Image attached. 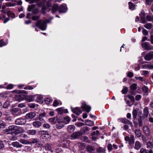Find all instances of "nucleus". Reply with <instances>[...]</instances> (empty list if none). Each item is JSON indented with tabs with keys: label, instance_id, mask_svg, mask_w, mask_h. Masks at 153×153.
Wrapping results in <instances>:
<instances>
[{
	"label": "nucleus",
	"instance_id": "f257e3e1",
	"mask_svg": "<svg viewBox=\"0 0 153 153\" xmlns=\"http://www.w3.org/2000/svg\"><path fill=\"white\" fill-rule=\"evenodd\" d=\"M24 131L25 130L23 128H21L19 126L14 125L10 126L8 127V128H7L4 130V132L6 134L12 133L16 135L23 133Z\"/></svg>",
	"mask_w": 153,
	"mask_h": 153
},
{
	"label": "nucleus",
	"instance_id": "f03ea898",
	"mask_svg": "<svg viewBox=\"0 0 153 153\" xmlns=\"http://www.w3.org/2000/svg\"><path fill=\"white\" fill-rule=\"evenodd\" d=\"M47 20H39L36 23V26L42 30H45L47 27L46 23L48 22Z\"/></svg>",
	"mask_w": 153,
	"mask_h": 153
},
{
	"label": "nucleus",
	"instance_id": "7ed1b4c3",
	"mask_svg": "<svg viewBox=\"0 0 153 153\" xmlns=\"http://www.w3.org/2000/svg\"><path fill=\"white\" fill-rule=\"evenodd\" d=\"M11 114L15 117L19 116L22 114L21 110L18 108H14L11 110Z\"/></svg>",
	"mask_w": 153,
	"mask_h": 153
},
{
	"label": "nucleus",
	"instance_id": "20e7f679",
	"mask_svg": "<svg viewBox=\"0 0 153 153\" xmlns=\"http://www.w3.org/2000/svg\"><path fill=\"white\" fill-rule=\"evenodd\" d=\"M141 45L142 48L146 50H150L153 49V47L148 42H142Z\"/></svg>",
	"mask_w": 153,
	"mask_h": 153
},
{
	"label": "nucleus",
	"instance_id": "39448f33",
	"mask_svg": "<svg viewBox=\"0 0 153 153\" xmlns=\"http://www.w3.org/2000/svg\"><path fill=\"white\" fill-rule=\"evenodd\" d=\"M126 141H128V143L130 145H133L134 142V138L133 135H131L130 137L127 136L125 137Z\"/></svg>",
	"mask_w": 153,
	"mask_h": 153
},
{
	"label": "nucleus",
	"instance_id": "423d86ee",
	"mask_svg": "<svg viewBox=\"0 0 153 153\" xmlns=\"http://www.w3.org/2000/svg\"><path fill=\"white\" fill-rule=\"evenodd\" d=\"M81 107L82 109L87 113H89L91 109V107L89 105H87L85 102L82 103Z\"/></svg>",
	"mask_w": 153,
	"mask_h": 153
},
{
	"label": "nucleus",
	"instance_id": "0eeeda50",
	"mask_svg": "<svg viewBox=\"0 0 153 153\" xmlns=\"http://www.w3.org/2000/svg\"><path fill=\"white\" fill-rule=\"evenodd\" d=\"M82 134V133L79 131L75 132L71 135V139L75 140L81 135Z\"/></svg>",
	"mask_w": 153,
	"mask_h": 153
},
{
	"label": "nucleus",
	"instance_id": "6e6552de",
	"mask_svg": "<svg viewBox=\"0 0 153 153\" xmlns=\"http://www.w3.org/2000/svg\"><path fill=\"white\" fill-rule=\"evenodd\" d=\"M145 60L150 61L153 59V51H150L147 53L144 57Z\"/></svg>",
	"mask_w": 153,
	"mask_h": 153
},
{
	"label": "nucleus",
	"instance_id": "1a4fd4ad",
	"mask_svg": "<svg viewBox=\"0 0 153 153\" xmlns=\"http://www.w3.org/2000/svg\"><path fill=\"white\" fill-rule=\"evenodd\" d=\"M118 148V146L115 144H113L112 145L111 143H109L107 146V149L109 152L112 150L113 149H117Z\"/></svg>",
	"mask_w": 153,
	"mask_h": 153
},
{
	"label": "nucleus",
	"instance_id": "9d476101",
	"mask_svg": "<svg viewBox=\"0 0 153 153\" xmlns=\"http://www.w3.org/2000/svg\"><path fill=\"white\" fill-rule=\"evenodd\" d=\"M36 116L35 112H30L26 115L25 118L27 119H31L34 118Z\"/></svg>",
	"mask_w": 153,
	"mask_h": 153
},
{
	"label": "nucleus",
	"instance_id": "9b49d317",
	"mask_svg": "<svg viewBox=\"0 0 153 153\" xmlns=\"http://www.w3.org/2000/svg\"><path fill=\"white\" fill-rule=\"evenodd\" d=\"M71 108L73 112L77 115H79L82 113V110L79 108L76 107L74 109Z\"/></svg>",
	"mask_w": 153,
	"mask_h": 153
},
{
	"label": "nucleus",
	"instance_id": "f8f14e48",
	"mask_svg": "<svg viewBox=\"0 0 153 153\" xmlns=\"http://www.w3.org/2000/svg\"><path fill=\"white\" fill-rule=\"evenodd\" d=\"M26 122V120L24 119L18 118L15 120L16 124L17 125H23Z\"/></svg>",
	"mask_w": 153,
	"mask_h": 153
},
{
	"label": "nucleus",
	"instance_id": "ddd939ff",
	"mask_svg": "<svg viewBox=\"0 0 153 153\" xmlns=\"http://www.w3.org/2000/svg\"><path fill=\"white\" fill-rule=\"evenodd\" d=\"M56 111L59 114H63L68 113V110L67 109H64L63 108H57Z\"/></svg>",
	"mask_w": 153,
	"mask_h": 153
},
{
	"label": "nucleus",
	"instance_id": "4468645a",
	"mask_svg": "<svg viewBox=\"0 0 153 153\" xmlns=\"http://www.w3.org/2000/svg\"><path fill=\"white\" fill-rule=\"evenodd\" d=\"M59 10L60 13H65L67 11V7L65 5H61L59 7Z\"/></svg>",
	"mask_w": 153,
	"mask_h": 153
},
{
	"label": "nucleus",
	"instance_id": "2eb2a0df",
	"mask_svg": "<svg viewBox=\"0 0 153 153\" xmlns=\"http://www.w3.org/2000/svg\"><path fill=\"white\" fill-rule=\"evenodd\" d=\"M134 133L135 134V137L139 138L142 135V133L139 129H136L134 131Z\"/></svg>",
	"mask_w": 153,
	"mask_h": 153
},
{
	"label": "nucleus",
	"instance_id": "dca6fc26",
	"mask_svg": "<svg viewBox=\"0 0 153 153\" xmlns=\"http://www.w3.org/2000/svg\"><path fill=\"white\" fill-rule=\"evenodd\" d=\"M143 129L144 132L148 135H149L150 133V129L147 126H144L143 127Z\"/></svg>",
	"mask_w": 153,
	"mask_h": 153
},
{
	"label": "nucleus",
	"instance_id": "f3484780",
	"mask_svg": "<svg viewBox=\"0 0 153 153\" xmlns=\"http://www.w3.org/2000/svg\"><path fill=\"white\" fill-rule=\"evenodd\" d=\"M141 147V144L138 141H136L135 143L134 148L137 150H138Z\"/></svg>",
	"mask_w": 153,
	"mask_h": 153
},
{
	"label": "nucleus",
	"instance_id": "a211bd4d",
	"mask_svg": "<svg viewBox=\"0 0 153 153\" xmlns=\"http://www.w3.org/2000/svg\"><path fill=\"white\" fill-rule=\"evenodd\" d=\"M96 151L97 153H105V148L99 147L97 148Z\"/></svg>",
	"mask_w": 153,
	"mask_h": 153
},
{
	"label": "nucleus",
	"instance_id": "6ab92c4d",
	"mask_svg": "<svg viewBox=\"0 0 153 153\" xmlns=\"http://www.w3.org/2000/svg\"><path fill=\"white\" fill-rule=\"evenodd\" d=\"M122 122L126 124H128V125H131V126H133V125L132 122L129 121V120H127L126 118H123L122 120Z\"/></svg>",
	"mask_w": 153,
	"mask_h": 153
},
{
	"label": "nucleus",
	"instance_id": "aec40b11",
	"mask_svg": "<svg viewBox=\"0 0 153 153\" xmlns=\"http://www.w3.org/2000/svg\"><path fill=\"white\" fill-rule=\"evenodd\" d=\"M44 147L46 151H50L51 153L53 152V151L51 150V144L47 143L44 146Z\"/></svg>",
	"mask_w": 153,
	"mask_h": 153
},
{
	"label": "nucleus",
	"instance_id": "412c9836",
	"mask_svg": "<svg viewBox=\"0 0 153 153\" xmlns=\"http://www.w3.org/2000/svg\"><path fill=\"white\" fill-rule=\"evenodd\" d=\"M75 128V126L71 125L68 126L67 128V130L69 132H73Z\"/></svg>",
	"mask_w": 153,
	"mask_h": 153
},
{
	"label": "nucleus",
	"instance_id": "4be33fe9",
	"mask_svg": "<svg viewBox=\"0 0 153 153\" xmlns=\"http://www.w3.org/2000/svg\"><path fill=\"white\" fill-rule=\"evenodd\" d=\"M141 19V23H145L147 22V21L146 19L144 13H141L140 15Z\"/></svg>",
	"mask_w": 153,
	"mask_h": 153
},
{
	"label": "nucleus",
	"instance_id": "5701e85b",
	"mask_svg": "<svg viewBox=\"0 0 153 153\" xmlns=\"http://www.w3.org/2000/svg\"><path fill=\"white\" fill-rule=\"evenodd\" d=\"M11 144L14 147L16 148L21 147L22 146V145L19 144V142L17 141L13 142Z\"/></svg>",
	"mask_w": 153,
	"mask_h": 153
},
{
	"label": "nucleus",
	"instance_id": "b1692460",
	"mask_svg": "<svg viewBox=\"0 0 153 153\" xmlns=\"http://www.w3.org/2000/svg\"><path fill=\"white\" fill-rule=\"evenodd\" d=\"M46 114L45 112L40 114L38 118L39 120L41 121H43L44 120L43 118L45 117Z\"/></svg>",
	"mask_w": 153,
	"mask_h": 153
},
{
	"label": "nucleus",
	"instance_id": "393cba45",
	"mask_svg": "<svg viewBox=\"0 0 153 153\" xmlns=\"http://www.w3.org/2000/svg\"><path fill=\"white\" fill-rule=\"evenodd\" d=\"M33 125L35 127L38 128L41 125V123L39 121H36L33 122Z\"/></svg>",
	"mask_w": 153,
	"mask_h": 153
},
{
	"label": "nucleus",
	"instance_id": "a878e982",
	"mask_svg": "<svg viewBox=\"0 0 153 153\" xmlns=\"http://www.w3.org/2000/svg\"><path fill=\"white\" fill-rule=\"evenodd\" d=\"M149 114V109L147 107H145L143 109V115L147 117Z\"/></svg>",
	"mask_w": 153,
	"mask_h": 153
},
{
	"label": "nucleus",
	"instance_id": "bb28decb",
	"mask_svg": "<svg viewBox=\"0 0 153 153\" xmlns=\"http://www.w3.org/2000/svg\"><path fill=\"white\" fill-rule=\"evenodd\" d=\"M85 123L86 125L89 126H92L94 125V122L89 120H85Z\"/></svg>",
	"mask_w": 153,
	"mask_h": 153
},
{
	"label": "nucleus",
	"instance_id": "cd10ccee",
	"mask_svg": "<svg viewBox=\"0 0 153 153\" xmlns=\"http://www.w3.org/2000/svg\"><path fill=\"white\" fill-rule=\"evenodd\" d=\"M42 138L45 139L46 140H48L51 139V136L48 134H42Z\"/></svg>",
	"mask_w": 153,
	"mask_h": 153
},
{
	"label": "nucleus",
	"instance_id": "c85d7f7f",
	"mask_svg": "<svg viewBox=\"0 0 153 153\" xmlns=\"http://www.w3.org/2000/svg\"><path fill=\"white\" fill-rule=\"evenodd\" d=\"M57 117L49 119V121L53 124H54L57 122Z\"/></svg>",
	"mask_w": 153,
	"mask_h": 153
},
{
	"label": "nucleus",
	"instance_id": "c756f323",
	"mask_svg": "<svg viewBox=\"0 0 153 153\" xmlns=\"http://www.w3.org/2000/svg\"><path fill=\"white\" fill-rule=\"evenodd\" d=\"M59 7L56 4H54L52 8V13L56 12L57 10H59Z\"/></svg>",
	"mask_w": 153,
	"mask_h": 153
},
{
	"label": "nucleus",
	"instance_id": "7c9ffc66",
	"mask_svg": "<svg viewBox=\"0 0 153 153\" xmlns=\"http://www.w3.org/2000/svg\"><path fill=\"white\" fill-rule=\"evenodd\" d=\"M87 151L89 152H93L94 150V149L91 146L88 145L86 147Z\"/></svg>",
	"mask_w": 153,
	"mask_h": 153
},
{
	"label": "nucleus",
	"instance_id": "2f4dec72",
	"mask_svg": "<svg viewBox=\"0 0 153 153\" xmlns=\"http://www.w3.org/2000/svg\"><path fill=\"white\" fill-rule=\"evenodd\" d=\"M137 111L136 109H134L132 111V115L133 119H136L137 117Z\"/></svg>",
	"mask_w": 153,
	"mask_h": 153
},
{
	"label": "nucleus",
	"instance_id": "473e14b6",
	"mask_svg": "<svg viewBox=\"0 0 153 153\" xmlns=\"http://www.w3.org/2000/svg\"><path fill=\"white\" fill-rule=\"evenodd\" d=\"M129 8L130 10H133L135 9V6L131 2H129L128 3Z\"/></svg>",
	"mask_w": 153,
	"mask_h": 153
},
{
	"label": "nucleus",
	"instance_id": "72a5a7b5",
	"mask_svg": "<svg viewBox=\"0 0 153 153\" xmlns=\"http://www.w3.org/2000/svg\"><path fill=\"white\" fill-rule=\"evenodd\" d=\"M71 120V118L68 116H66L64 119V121L66 124L69 123Z\"/></svg>",
	"mask_w": 153,
	"mask_h": 153
},
{
	"label": "nucleus",
	"instance_id": "f704fd0d",
	"mask_svg": "<svg viewBox=\"0 0 153 153\" xmlns=\"http://www.w3.org/2000/svg\"><path fill=\"white\" fill-rule=\"evenodd\" d=\"M144 26L148 29H150L152 28L153 25L151 23H148L144 25Z\"/></svg>",
	"mask_w": 153,
	"mask_h": 153
},
{
	"label": "nucleus",
	"instance_id": "c9c22d12",
	"mask_svg": "<svg viewBox=\"0 0 153 153\" xmlns=\"http://www.w3.org/2000/svg\"><path fill=\"white\" fill-rule=\"evenodd\" d=\"M81 130L83 133H85L89 130V128L87 126H85L82 128Z\"/></svg>",
	"mask_w": 153,
	"mask_h": 153
},
{
	"label": "nucleus",
	"instance_id": "e433bc0d",
	"mask_svg": "<svg viewBox=\"0 0 153 153\" xmlns=\"http://www.w3.org/2000/svg\"><path fill=\"white\" fill-rule=\"evenodd\" d=\"M64 126V125L62 123H58L56 125V127L59 129H61Z\"/></svg>",
	"mask_w": 153,
	"mask_h": 153
},
{
	"label": "nucleus",
	"instance_id": "4c0bfd02",
	"mask_svg": "<svg viewBox=\"0 0 153 153\" xmlns=\"http://www.w3.org/2000/svg\"><path fill=\"white\" fill-rule=\"evenodd\" d=\"M101 134H100L99 131L98 130H96L95 131H93L91 134V135H95L99 137Z\"/></svg>",
	"mask_w": 153,
	"mask_h": 153
},
{
	"label": "nucleus",
	"instance_id": "58836bf2",
	"mask_svg": "<svg viewBox=\"0 0 153 153\" xmlns=\"http://www.w3.org/2000/svg\"><path fill=\"white\" fill-rule=\"evenodd\" d=\"M16 100L19 102L21 101L24 100L23 97H22L20 95H18L16 98Z\"/></svg>",
	"mask_w": 153,
	"mask_h": 153
},
{
	"label": "nucleus",
	"instance_id": "ea45409f",
	"mask_svg": "<svg viewBox=\"0 0 153 153\" xmlns=\"http://www.w3.org/2000/svg\"><path fill=\"white\" fill-rule=\"evenodd\" d=\"M28 133L30 135H35L36 133V131L35 130H30L28 131Z\"/></svg>",
	"mask_w": 153,
	"mask_h": 153
},
{
	"label": "nucleus",
	"instance_id": "a19ab883",
	"mask_svg": "<svg viewBox=\"0 0 153 153\" xmlns=\"http://www.w3.org/2000/svg\"><path fill=\"white\" fill-rule=\"evenodd\" d=\"M147 147V148H152L153 145L152 142L151 141H148L146 143Z\"/></svg>",
	"mask_w": 153,
	"mask_h": 153
},
{
	"label": "nucleus",
	"instance_id": "79ce46f5",
	"mask_svg": "<svg viewBox=\"0 0 153 153\" xmlns=\"http://www.w3.org/2000/svg\"><path fill=\"white\" fill-rule=\"evenodd\" d=\"M52 100L50 98H45V103L47 104H48L52 102Z\"/></svg>",
	"mask_w": 153,
	"mask_h": 153
},
{
	"label": "nucleus",
	"instance_id": "37998d69",
	"mask_svg": "<svg viewBox=\"0 0 153 153\" xmlns=\"http://www.w3.org/2000/svg\"><path fill=\"white\" fill-rule=\"evenodd\" d=\"M35 5H32L29 6L27 8V10L29 11H31L33 10L35 7Z\"/></svg>",
	"mask_w": 153,
	"mask_h": 153
},
{
	"label": "nucleus",
	"instance_id": "c03bdc74",
	"mask_svg": "<svg viewBox=\"0 0 153 153\" xmlns=\"http://www.w3.org/2000/svg\"><path fill=\"white\" fill-rule=\"evenodd\" d=\"M137 84L135 83H133L130 86L131 89L132 90H134L137 89Z\"/></svg>",
	"mask_w": 153,
	"mask_h": 153
},
{
	"label": "nucleus",
	"instance_id": "a18cd8bd",
	"mask_svg": "<svg viewBox=\"0 0 153 153\" xmlns=\"http://www.w3.org/2000/svg\"><path fill=\"white\" fill-rule=\"evenodd\" d=\"M9 105V102L8 101H7L4 103L3 105V107L4 108H7L8 107Z\"/></svg>",
	"mask_w": 153,
	"mask_h": 153
},
{
	"label": "nucleus",
	"instance_id": "49530a36",
	"mask_svg": "<svg viewBox=\"0 0 153 153\" xmlns=\"http://www.w3.org/2000/svg\"><path fill=\"white\" fill-rule=\"evenodd\" d=\"M7 44L4 41L3 39H1L0 40V47H2L7 45Z\"/></svg>",
	"mask_w": 153,
	"mask_h": 153
},
{
	"label": "nucleus",
	"instance_id": "de8ad7c7",
	"mask_svg": "<svg viewBox=\"0 0 153 153\" xmlns=\"http://www.w3.org/2000/svg\"><path fill=\"white\" fill-rule=\"evenodd\" d=\"M128 88L127 87L124 88L122 90L121 92L123 94H126L128 91Z\"/></svg>",
	"mask_w": 153,
	"mask_h": 153
},
{
	"label": "nucleus",
	"instance_id": "09e8293b",
	"mask_svg": "<svg viewBox=\"0 0 153 153\" xmlns=\"http://www.w3.org/2000/svg\"><path fill=\"white\" fill-rule=\"evenodd\" d=\"M75 125L78 127H80L84 125L83 123L81 122H76L75 123Z\"/></svg>",
	"mask_w": 153,
	"mask_h": 153
},
{
	"label": "nucleus",
	"instance_id": "8fccbe9b",
	"mask_svg": "<svg viewBox=\"0 0 153 153\" xmlns=\"http://www.w3.org/2000/svg\"><path fill=\"white\" fill-rule=\"evenodd\" d=\"M153 2V0H146V5H150Z\"/></svg>",
	"mask_w": 153,
	"mask_h": 153
},
{
	"label": "nucleus",
	"instance_id": "3c124183",
	"mask_svg": "<svg viewBox=\"0 0 153 153\" xmlns=\"http://www.w3.org/2000/svg\"><path fill=\"white\" fill-rule=\"evenodd\" d=\"M138 123L140 126H142L143 125V120L141 118H139L138 120Z\"/></svg>",
	"mask_w": 153,
	"mask_h": 153
},
{
	"label": "nucleus",
	"instance_id": "603ef678",
	"mask_svg": "<svg viewBox=\"0 0 153 153\" xmlns=\"http://www.w3.org/2000/svg\"><path fill=\"white\" fill-rule=\"evenodd\" d=\"M39 140L38 139H33L31 140V143H36L39 142Z\"/></svg>",
	"mask_w": 153,
	"mask_h": 153
},
{
	"label": "nucleus",
	"instance_id": "864d4df0",
	"mask_svg": "<svg viewBox=\"0 0 153 153\" xmlns=\"http://www.w3.org/2000/svg\"><path fill=\"white\" fill-rule=\"evenodd\" d=\"M142 90L145 93H147L148 92V88L146 86H144L142 88Z\"/></svg>",
	"mask_w": 153,
	"mask_h": 153
},
{
	"label": "nucleus",
	"instance_id": "5fc2aeb1",
	"mask_svg": "<svg viewBox=\"0 0 153 153\" xmlns=\"http://www.w3.org/2000/svg\"><path fill=\"white\" fill-rule=\"evenodd\" d=\"M143 29L142 31L143 34L145 36L147 35L148 34V31L146 29H144L143 28Z\"/></svg>",
	"mask_w": 153,
	"mask_h": 153
},
{
	"label": "nucleus",
	"instance_id": "6e6d98bb",
	"mask_svg": "<svg viewBox=\"0 0 153 153\" xmlns=\"http://www.w3.org/2000/svg\"><path fill=\"white\" fill-rule=\"evenodd\" d=\"M152 18V16L148 15L146 16V20L149 22L151 21Z\"/></svg>",
	"mask_w": 153,
	"mask_h": 153
},
{
	"label": "nucleus",
	"instance_id": "4d7b16f0",
	"mask_svg": "<svg viewBox=\"0 0 153 153\" xmlns=\"http://www.w3.org/2000/svg\"><path fill=\"white\" fill-rule=\"evenodd\" d=\"M59 104V103L56 100H54L53 102V105L54 106H56Z\"/></svg>",
	"mask_w": 153,
	"mask_h": 153
},
{
	"label": "nucleus",
	"instance_id": "13d9d810",
	"mask_svg": "<svg viewBox=\"0 0 153 153\" xmlns=\"http://www.w3.org/2000/svg\"><path fill=\"white\" fill-rule=\"evenodd\" d=\"M39 18V16H33L32 17V19L33 21L38 20Z\"/></svg>",
	"mask_w": 153,
	"mask_h": 153
},
{
	"label": "nucleus",
	"instance_id": "bf43d9fd",
	"mask_svg": "<svg viewBox=\"0 0 153 153\" xmlns=\"http://www.w3.org/2000/svg\"><path fill=\"white\" fill-rule=\"evenodd\" d=\"M128 97L132 101H133L134 100V97L131 95H128Z\"/></svg>",
	"mask_w": 153,
	"mask_h": 153
},
{
	"label": "nucleus",
	"instance_id": "052dcab7",
	"mask_svg": "<svg viewBox=\"0 0 153 153\" xmlns=\"http://www.w3.org/2000/svg\"><path fill=\"white\" fill-rule=\"evenodd\" d=\"M17 137L16 136H11L10 137V140H15L17 139Z\"/></svg>",
	"mask_w": 153,
	"mask_h": 153
},
{
	"label": "nucleus",
	"instance_id": "680f3d73",
	"mask_svg": "<svg viewBox=\"0 0 153 153\" xmlns=\"http://www.w3.org/2000/svg\"><path fill=\"white\" fill-rule=\"evenodd\" d=\"M43 126L44 128H50L51 126L50 125L47 123L44 124L43 125Z\"/></svg>",
	"mask_w": 153,
	"mask_h": 153
},
{
	"label": "nucleus",
	"instance_id": "e2e57ef3",
	"mask_svg": "<svg viewBox=\"0 0 153 153\" xmlns=\"http://www.w3.org/2000/svg\"><path fill=\"white\" fill-rule=\"evenodd\" d=\"M13 85L12 84H10L7 85L6 87V88L7 89H11L13 88Z\"/></svg>",
	"mask_w": 153,
	"mask_h": 153
},
{
	"label": "nucleus",
	"instance_id": "0e129e2a",
	"mask_svg": "<svg viewBox=\"0 0 153 153\" xmlns=\"http://www.w3.org/2000/svg\"><path fill=\"white\" fill-rule=\"evenodd\" d=\"M5 5L7 7L14 6L15 5L14 4L11 3V2H8L5 3Z\"/></svg>",
	"mask_w": 153,
	"mask_h": 153
},
{
	"label": "nucleus",
	"instance_id": "69168bd1",
	"mask_svg": "<svg viewBox=\"0 0 153 153\" xmlns=\"http://www.w3.org/2000/svg\"><path fill=\"white\" fill-rule=\"evenodd\" d=\"M33 88L31 86H27L24 87V89L26 90H32Z\"/></svg>",
	"mask_w": 153,
	"mask_h": 153
},
{
	"label": "nucleus",
	"instance_id": "338daca9",
	"mask_svg": "<svg viewBox=\"0 0 153 153\" xmlns=\"http://www.w3.org/2000/svg\"><path fill=\"white\" fill-rule=\"evenodd\" d=\"M25 105L24 103H21L18 105V106L19 107L22 108L25 107Z\"/></svg>",
	"mask_w": 153,
	"mask_h": 153
},
{
	"label": "nucleus",
	"instance_id": "774afa93",
	"mask_svg": "<svg viewBox=\"0 0 153 153\" xmlns=\"http://www.w3.org/2000/svg\"><path fill=\"white\" fill-rule=\"evenodd\" d=\"M140 153H147L146 150L143 148H141L140 151Z\"/></svg>",
	"mask_w": 153,
	"mask_h": 153
}]
</instances>
